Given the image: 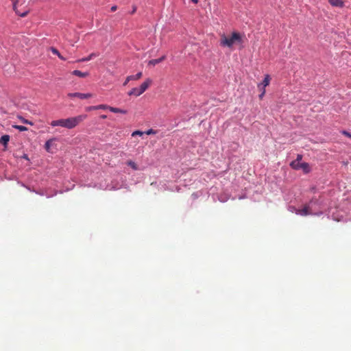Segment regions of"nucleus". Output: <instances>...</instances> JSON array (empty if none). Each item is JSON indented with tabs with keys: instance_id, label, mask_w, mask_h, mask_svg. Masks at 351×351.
I'll use <instances>...</instances> for the list:
<instances>
[{
	"instance_id": "b1692460",
	"label": "nucleus",
	"mask_w": 351,
	"mask_h": 351,
	"mask_svg": "<svg viewBox=\"0 0 351 351\" xmlns=\"http://www.w3.org/2000/svg\"><path fill=\"white\" fill-rule=\"evenodd\" d=\"M51 52H52L53 54L57 55V56H58V53H60V52L58 51V50L57 49L54 48V47H51Z\"/></svg>"
},
{
	"instance_id": "9b49d317",
	"label": "nucleus",
	"mask_w": 351,
	"mask_h": 351,
	"mask_svg": "<svg viewBox=\"0 0 351 351\" xmlns=\"http://www.w3.org/2000/svg\"><path fill=\"white\" fill-rule=\"evenodd\" d=\"M109 110L114 113L126 114L128 112L127 110H123L121 108H114V107H112V106L109 107Z\"/></svg>"
},
{
	"instance_id": "20e7f679",
	"label": "nucleus",
	"mask_w": 351,
	"mask_h": 351,
	"mask_svg": "<svg viewBox=\"0 0 351 351\" xmlns=\"http://www.w3.org/2000/svg\"><path fill=\"white\" fill-rule=\"evenodd\" d=\"M67 96L70 98L77 97L81 99H89L93 97L91 93H70Z\"/></svg>"
},
{
	"instance_id": "1a4fd4ad",
	"label": "nucleus",
	"mask_w": 351,
	"mask_h": 351,
	"mask_svg": "<svg viewBox=\"0 0 351 351\" xmlns=\"http://www.w3.org/2000/svg\"><path fill=\"white\" fill-rule=\"evenodd\" d=\"M166 59V56H162L161 58L158 59H152L149 61L148 64L149 65H153L155 66L157 64H159L160 62H162Z\"/></svg>"
},
{
	"instance_id": "39448f33",
	"label": "nucleus",
	"mask_w": 351,
	"mask_h": 351,
	"mask_svg": "<svg viewBox=\"0 0 351 351\" xmlns=\"http://www.w3.org/2000/svg\"><path fill=\"white\" fill-rule=\"evenodd\" d=\"M296 214L300 215L302 216H306V215H312V212L310 210L309 206L305 205L302 209L297 210Z\"/></svg>"
},
{
	"instance_id": "7c9ffc66",
	"label": "nucleus",
	"mask_w": 351,
	"mask_h": 351,
	"mask_svg": "<svg viewBox=\"0 0 351 351\" xmlns=\"http://www.w3.org/2000/svg\"><path fill=\"white\" fill-rule=\"evenodd\" d=\"M100 118L102 119H106L107 118V116L105 115V114H102L100 116Z\"/></svg>"
},
{
	"instance_id": "f3484780",
	"label": "nucleus",
	"mask_w": 351,
	"mask_h": 351,
	"mask_svg": "<svg viewBox=\"0 0 351 351\" xmlns=\"http://www.w3.org/2000/svg\"><path fill=\"white\" fill-rule=\"evenodd\" d=\"M127 165L128 166H130V167H132L134 170H137L138 169L137 165L134 162H133L132 160H128L127 162Z\"/></svg>"
},
{
	"instance_id": "f704fd0d",
	"label": "nucleus",
	"mask_w": 351,
	"mask_h": 351,
	"mask_svg": "<svg viewBox=\"0 0 351 351\" xmlns=\"http://www.w3.org/2000/svg\"><path fill=\"white\" fill-rule=\"evenodd\" d=\"M259 88V90H260L261 92H262V91H263V86H261V88Z\"/></svg>"
},
{
	"instance_id": "ddd939ff",
	"label": "nucleus",
	"mask_w": 351,
	"mask_h": 351,
	"mask_svg": "<svg viewBox=\"0 0 351 351\" xmlns=\"http://www.w3.org/2000/svg\"><path fill=\"white\" fill-rule=\"evenodd\" d=\"M72 74L80 77H86L88 75V73H83L79 70H74Z\"/></svg>"
},
{
	"instance_id": "0eeeda50",
	"label": "nucleus",
	"mask_w": 351,
	"mask_h": 351,
	"mask_svg": "<svg viewBox=\"0 0 351 351\" xmlns=\"http://www.w3.org/2000/svg\"><path fill=\"white\" fill-rule=\"evenodd\" d=\"M270 80H271V77H270L269 75H268V74L265 75V78H264L263 81L262 82V83H261L258 85V88H261V86H263L264 88H265L266 86H269V84L270 83Z\"/></svg>"
},
{
	"instance_id": "bb28decb",
	"label": "nucleus",
	"mask_w": 351,
	"mask_h": 351,
	"mask_svg": "<svg viewBox=\"0 0 351 351\" xmlns=\"http://www.w3.org/2000/svg\"><path fill=\"white\" fill-rule=\"evenodd\" d=\"M302 155H300V154H298V155L297 156V158H296V160H295V161L300 162V160H302Z\"/></svg>"
},
{
	"instance_id": "dca6fc26",
	"label": "nucleus",
	"mask_w": 351,
	"mask_h": 351,
	"mask_svg": "<svg viewBox=\"0 0 351 351\" xmlns=\"http://www.w3.org/2000/svg\"><path fill=\"white\" fill-rule=\"evenodd\" d=\"M128 94L129 96H132V95H134L135 97L139 96L137 88H133L130 91H129L128 93Z\"/></svg>"
},
{
	"instance_id": "393cba45",
	"label": "nucleus",
	"mask_w": 351,
	"mask_h": 351,
	"mask_svg": "<svg viewBox=\"0 0 351 351\" xmlns=\"http://www.w3.org/2000/svg\"><path fill=\"white\" fill-rule=\"evenodd\" d=\"M342 134L348 138H351V134L346 130L342 131Z\"/></svg>"
},
{
	"instance_id": "c85d7f7f",
	"label": "nucleus",
	"mask_w": 351,
	"mask_h": 351,
	"mask_svg": "<svg viewBox=\"0 0 351 351\" xmlns=\"http://www.w3.org/2000/svg\"><path fill=\"white\" fill-rule=\"evenodd\" d=\"M58 58L62 60H65V58L59 53L58 55Z\"/></svg>"
},
{
	"instance_id": "f8f14e48",
	"label": "nucleus",
	"mask_w": 351,
	"mask_h": 351,
	"mask_svg": "<svg viewBox=\"0 0 351 351\" xmlns=\"http://www.w3.org/2000/svg\"><path fill=\"white\" fill-rule=\"evenodd\" d=\"M10 141V136L9 135H3L0 138V143L3 145L5 147H7V145Z\"/></svg>"
},
{
	"instance_id": "aec40b11",
	"label": "nucleus",
	"mask_w": 351,
	"mask_h": 351,
	"mask_svg": "<svg viewBox=\"0 0 351 351\" xmlns=\"http://www.w3.org/2000/svg\"><path fill=\"white\" fill-rule=\"evenodd\" d=\"M96 107H97V110H100V109H102V110L108 109L109 110L110 106L108 105H106V104H100V105L96 106Z\"/></svg>"
},
{
	"instance_id": "423d86ee",
	"label": "nucleus",
	"mask_w": 351,
	"mask_h": 351,
	"mask_svg": "<svg viewBox=\"0 0 351 351\" xmlns=\"http://www.w3.org/2000/svg\"><path fill=\"white\" fill-rule=\"evenodd\" d=\"M152 80L150 78H147L145 80V81L144 82H143L141 84V85L140 86L139 88L144 93L149 88V86L152 84Z\"/></svg>"
},
{
	"instance_id": "412c9836",
	"label": "nucleus",
	"mask_w": 351,
	"mask_h": 351,
	"mask_svg": "<svg viewBox=\"0 0 351 351\" xmlns=\"http://www.w3.org/2000/svg\"><path fill=\"white\" fill-rule=\"evenodd\" d=\"M143 134V132H141V131H139V130H136V131H134V132L132 133V136H136V135L142 136Z\"/></svg>"
},
{
	"instance_id": "a878e982",
	"label": "nucleus",
	"mask_w": 351,
	"mask_h": 351,
	"mask_svg": "<svg viewBox=\"0 0 351 351\" xmlns=\"http://www.w3.org/2000/svg\"><path fill=\"white\" fill-rule=\"evenodd\" d=\"M265 94V88H263V91L259 95V98L261 99Z\"/></svg>"
},
{
	"instance_id": "2f4dec72",
	"label": "nucleus",
	"mask_w": 351,
	"mask_h": 351,
	"mask_svg": "<svg viewBox=\"0 0 351 351\" xmlns=\"http://www.w3.org/2000/svg\"><path fill=\"white\" fill-rule=\"evenodd\" d=\"M136 7H134V8H133V9H132V14H133V13H134V12H136Z\"/></svg>"
},
{
	"instance_id": "72a5a7b5",
	"label": "nucleus",
	"mask_w": 351,
	"mask_h": 351,
	"mask_svg": "<svg viewBox=\"0 0 351 351\" xmlns=\"http://www.w3.org/2000/svg\"><path fill=\"white\" fill-rule=\"evenodd\" d=\"M191 1L195 3H198V0H191Z\"/></svg>"
},
{
	"instance_id": "4be33fe9",
	"label": "nucleus",
	"mask_w": 351,
	"mask_h": 351,
	"mask_svg": "<svg viewBox=\"0 0 351 351\" xmlns=\"http://www.w3.org/2000/svg\"><path fill=\"white\" fill-rule=\"evenodd\" d=\"M97 110L96 106H88L86 108V111L95 110Z\"/></svg>"
},
{
	"instance_id": "cd10ccee",
	"label": "nucleus",
	"mask_w": 351,
	"mask_h": 351,
	"mask_svg": "<svg viewBox=\"0 0 351 351\" xmlns=\"http://www.w3.org/2000/svg\"><path fill=\"white\" fill-rule=\"evenodd\" d=\"M117 7L116 5H113V6H112V7H111V8H110V10H111V11H112V12H114V11H116V10H117Z\"/></svg>"
},
{
	"instance_id": "c756f323",
	"label": "nucleus",
	"mask_w": 351,
	"mask_h": 351,
	"mask_svg": "<svg viewBox=\"0 0 351 351\" xmlns=\"http://www.w3.org/2000/svg\"><path fill=\"white\" fill-rule=\"evenodd\" d=\"M139 96L143 93L140 88H137Z\"/></svg>"
},
{
	"instance_id": "2eb2a0df",
	"label": "nucleus",
	"mask_w": 351,
	"mask_h": 351,
	"mask_svg": "<svg viewBox=\"0 0 351 351\" xmlns=\"http://www.w3.org/2000/svg\"><path fill=\"white\" fill-rule=\"evenodd\" d=\"M96 56H97L96 53H92L88 56H87L86 58H83L77 60V62H88V61L90 60L93 58L96 57Z\"/></svg>"
},
{
	"instance_id": "5701e85b",
	"label": "nucleus",
	"mask_w": 351,
	"mask_h": 351,
	"mask_svg": "<svg viewBox=\"0 0 351 351\" xmlns=\"http://www.w3.org/2000/svg\"><path fill=\"white\" fill-rule=\"evenodd\" d=\"M156 132L153 129H149L147 131L145 132V134H155Z\"/></svg>"
},
{
	"instance_id": "9d476101",
	"label": "nucleus",
	"mask_w": 351,
	"mask_h": 351,
	"mask_svg": "<svg viewBox=\"0 0 351 351\" xmlns=\"http://www.w3.org/2000/svg\"><path fill=\"white\" fill-rule=\"evenodd\" d=\"M143 75L142 72H138L136 75H129L127 77V81L137 80H139Z\"/></svg>"
},
{
	"instance_id": "a211bd4d",
	"label": "nucleus",
	"mask_w": 351,
	"mask_h": 351,
	"mask_svg": "<svg viewBox=\"0 0 351 351\" xmlns=\"http://www.w3.org/2000/svg\"><path fill=\"white\" fill-rule=\"evenodd\" d=\"M13 128L19 130L21 132H23V131L27 130V128L25 126H23V125H13Z\"/></svg>"
},
{
	"instance_id": "473e14b6",
	"label": "nucleus",
	"mask_w": 351,
	"mask_h": 351,
	"mask_svg": "<svg viewBox=\"0 0 351 351\" xmlns=\"http://www.w3.org/2000/svg\"><path fill=\"white\" fill-rule=\"evenodd\" d=\"M130 81H127V79H126L125 81L123 83V85L125 86Z\"/></svg>"
},
{
	"instance_id": "6ab92c4d",
	"label": "nucleus",
	"mask_w": 351,
	"mask_h": 351,
	"mask_svg": "<svg viewBox=\"0 0 351 351\" xmlns=\"http://www.w3.org/2000/svg\"><path fill=\"white\" fill-rule=\"evenodd\" d=\"M19 119L21 121L22 123L25 124H29L30 125H33V123L27 119H24L22 117H19Z\"/></svg>"
},
{
	"instance_id": "f03ea898",
	"label": "nucleus",
	"mask_w": 351,
	"mask_h": 351,
	"mask_svg": "<svg viewBox=\"0 0 351 351\" xmlns=\"http://www.w3.org/2000/svg\"><path fill=\"white\" fill-rule=\"evenodd\" d=\"M243 40L239 32H234L230 36H226L224 34L220 36V45L231 48L234 44L242 43Z\"/></svg>"
},
{
	"instance_id": "6e6552de",
	"label": "nucleus",
	"mask_w": 351,
	"mask_h": 351,
	"mask_svg": "<svg viewBox=\"0 0 351 351\" xmlns=\"http://www.w3.org/2000/svg\"><path fill=\"white\" fill-rule=\"evenodd\" d=\"M328 2L335 7L342 8L344 5V3L341 0H328Z\"/></svg>"
},
{
	"instance_id": "f257e3e1",
	"label": "nucleus",
	"mask_w": 351,
	"mask_h": 351,
	"mask_svg": "<svg viewBox=\"0 0 351 351\" xmlns=\"http://www.w3.org/2000/svg\"><path fill=\"white\" fill-rule=\"evenodd\" d=\"M87 117L86 114H80L76 117H69L67 119H61L52 121L50 125L53 127L60 126L69 130L73 129L78 125Z\"/></svg>"
},
{
	"instance_id": "7ed1b4c3",
	"label": "nucleus",
	"mask_w": 351,
	"mask_h": 351,
	"mask_svg": "<svg viewBox=\"0 0 351 351\" xmlns=\"http://www.w3.org/2000/svg\"><path fill=\"white\" fill-rule=\"evenodd\" d=\"M291 167L296 170L302 169L304 173L310 171L309 165L307 162H300L298 161H292L290 164Z\"/></svg>"
},
{
	"instance_id": "4468645a",
	"label": "nucleus",
	"mask_w": 351,
	"mask_h": 351,
	"mask_svg": "<svg viewBox=\"0 0 351 351\" xmlns=\"http://www.w3.org/2000/svg\"><path fill=\"white\" fill-rule=\"evenodd\" d=\"M56 140V138H50L49 140L47 141L45 144V149L49 152H50V148H51V146L52 145V143Z\"/></svg>"
}]
</instances>
